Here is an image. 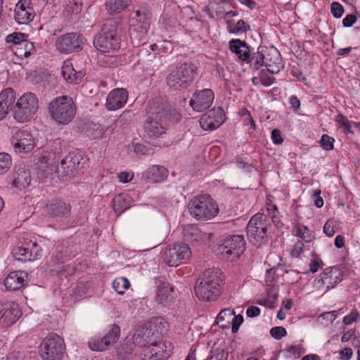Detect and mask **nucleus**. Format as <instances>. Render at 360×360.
<instances>
[{"label": "nucleus", "instance_id": "obj_1", "mask_svg": "<svg viewBox=\"0 0 360 360\" xmlns=\"http://www.w3.org/2000/svg\"><path fill=\"white\" fill-rule=\"evenodd\" d=\"M181 115L169 104L167 99L159 97L149 102L147 108V117L143 129L146 139L155 140L166 134L168 122H176Z\"/></svg>", "mask_w": 360, "mask_h": 360}, {"label": "nucleus", "instance_id": "obj_2", "mask_svg": "<svg viewBox=\"0 0 360 360\" xmlns=\"http://www.w3.org/2000/svg\"><path fill=\"white\" fill-rule=\"evenodd\" d=\"M224 276L216 269H206L201 278L196 281L195 292L198 299L204 301H214L221 295Z\"/></svg>", "mask_w": 360, "mask_h": 360}, {"label": "nucleus", "instance_id": "obj_3", "mask_svg": "<svg viewBox=\"0 0 360 360\" xmlns=\"http://www.w3.org/2000/svg\"><path fill=\"white\" fill-rule=\"evenodd\" d=\"M167 322L162 317H155L144 326L136 329L133 335V342L140 347H147L151 344L159 342L162 336L167 331Z\"/></svg>", "mask_w": 360, "mask_h": 360}, {"label": "nucleus", "instance_id": "obj_4", "mask_svg": "<svg viewBox=\"0 0 360 360\" xmlns=\"http://www.w3.org/2000/svg\"><path fill=\"white\" fill-rule=\"evenodd\" d=\"M118 22L110 19L103 25L101 32L94 37V45L99 51L106 53L117 50L120 47V37L118 35Z\"/></svg>", "mask_w": 360, "mask_h": 360}, {"label": "nucleus", "instance_id": "obj_5", "mask_svg": "<svg viewBox=\"0 0 360 360\" xmlns=\"http://www.w3.org/2000/svg\"><path fill=\"white\" fill-rule=\"evenodd\" d=\"M136 20L142 23V30L139 32L136 30L130 32V38L131 43L134 46H140L139 54L143 55L145 52H148V49L155 52L154 56L159 54L162 56V53L166 52V49L163 47H159L156 44L148 45L145 41L147 34V30L150 25V16L146 11H141L138 10L136 11Z\"/></svg>", "mask_w": 360, "mask_h": 360}, {"label": "nucleus", "instance_id": "obj_6", "mask_svg": "<svg viewBox=\"0 0 360 360\" xmlns=\"http://www.w3.org/2000/svg\"><path fill=\"white\" fill-rule=\"evenodd\" d=\"M77 107L68 96H58L49 104V112L53 120L60 124H68L75 117Z\"/></svg>", "mask_w": 360, "mask_h": 360}, {"label": "nucleus", "instance_id": "obj_7", "mask_svg": "<svg viewBox=\"0 0 360 360\" xmlns=\"http://www.w3.org/2000/svg\"><path fill=\"white\" fill-rule=\"evenodd\" d=\"M198 68L192 63L176 67L167 77V84L173 90L186 89L197 75Z\"/></svg>", "mask_w": 360, "mask_h": 360}, {"label": "nucleus", "instance_id": "obj_8", "mask_svg": "<svg viewBox=\"0 0 360 360\" xmlns=\"http://www.w3.org/2000/svg\"><path fill=\"white\" fill-rule=\"evenodd\" d=\"M191 214L198 220H208L219 212L216 202L208 194L194 197L188 204Z\"/></svg>", "mask_w": 360, "mask_h": 360}, {"label": "nucleus", "instance_id": "obj_9", "mask_svg": "<svg viewBox=\"0 0 360 360\" xmlns=\"http://www.w3.org/2000/svg\"><path fill=\"white\" fill-rule=\"evenodd\" d=\"M39 108V101L37 96L27 92L21 96L15 103L13 112L14 119L18 122L30 121Z\"/></svg>", "mask_w": 360, "mask_h": 360}, {"label": "nucleus", "instance_id": "obj_10", "mask_svg": "<svg viewBox=\"0 0 360 360\" xmlns=\"http://www.w3.org/2000/svg\"><path fill=\"white\" fill-rule=\"evenodd\" d=\"M266 219V215L257 213L251 217L246 228L250 241L258 248L265 245L269 240Z\"/></svg>", "mask_w": 360, "mask_h": 360}, {"label": "nucleus", "instance_id": "obj_11", "mask_svg": "<svg viewBox=\"0 0 360 360\" xmlns=\"http://www.w3.org/2000/svg\"><path fill=\"white\" fill-rule=\"evenodd\" d=\"M65 353L64 340L58 335L49 334L41 345V356L44 360H61Z\"/></svg>", "mask_w": 360, "mask_h": 360}, {"label": "nucleus", "instance_id": "obj_12", "mask_svg": "<svg viewBox=\"0 0 360 360\" xmlns=\"http://www.w3.org/2000/svg\"><path fill=\"white\" fill-rule=\"evenodd\" d=\"M86 159L79 153H70L60 160L59 166L56 168L58 176L62 179H71L77 174L78 170L83 167Z\"/></svg>", "mask_w": 360, "mask_h": 360}, {"label": "nucleus", "instance_id": "obj_13", "mask_svg": "<svg viewBox=\"0 0 360 360\" xmlns=\"http://www.w3.org/2000/svg\"><path fill=\"white\" fill-rule=\"evenodd\" d=\"M191 257V251L186 243H176L168 246L164 252L163 259L170 266H177L186 262Z\"/></svg>", "mask_w": 360, "mask_h": 360}, {"label": "nucleus", "instance_id": "obj_14", "mask_svg": "<svg viewBox=\"0 0 360 360\" xmlns=\"http://www.w3.org/2000/svg\"><path fill=\"white\" fill-rule=\"evenodd\" d=\"M218 249L222 255L238 258L245 250V241L242 235H229L220 240Z\"/></svg>", "mask_w": 360, "mask_h": 360}, {"label": "nucleus", "instance_id": "obj_15", "mask_svg": "<svg viewBox=\"0 0 360 360\" xmlns=\"http://www.w3.org/2000/svg\"><path fill=\"white\" fill-rule=\"evenodd\" d=\"M120 335V328L116 324L110 326L108 332L103 336L96 335L89 341V347L93 351H104L116 343Z\"/></svg>", "mask_w": 360, "mask_h": 360}, {"label": "nucleus", "instance_id": "obj_16", "mask_svg": "<svg viewBox=\"0 0 360 360\" xmlns=\"http://www.w3.org/2000/svg\"><path fill=\"white\" fill-rule=\"evenodd\" d=\"M84 37L77 32H70L57 38L56 46L61 53L79 52L82 49Z\"/></svg>", "mask_w": 360, "mask_h": 360}, {"label": "nucleus", "instance_id": "obj_17", "mask_svg": "<svg viewBox=\"0 0 360 360\" xmlns=\"http://www.w3.org/2000/svg\"><path fill=\"white\" fill-rule=\"evenodd\" d=\"M22 312L18 304L12 301L0 303V326L9 327L21 316Z\"/></svg>", "mask_w": 360, "mask_h": 360}, {"label": "nucleus", "instance_id": "obj_18", "mask_svg": "<svg viewBox=\"0 0 360 360\" xmlns=\"http://www.w3.org/2000/svg\"><path fill=\"white\" fill-rule=\"evenodd\" d=\"M343 273L338 267H328L315 281L317 288L326 286V291L334 288L341 282Z\"/></svg>", "mask_w": 360, "mask_h": 360}, {"label": "nucleus", "instance_id": "obj_19", "mask_svg": "<svg viewBox=\"0 0 360 360\" xmlns=\"http://www.w3.org/2000/svg\"><path fill=\"white\" fill-rule=\"evenodd\" d=\"M11 143L17 153H28L35 146L34 137L26 130L16 131L11 139Z\"/></svg>", "mask_w": 360, "mask_h": 360}, {"label": "nucleus", "instance_id": "obj_20", "mask_svg": "<svg viewBox=\"0 0 360 360\" xmlns=\"http://www.w3.org/2000/svg\"><path fill=\"white\" fill-rule=\"evenodd\" d=\"M225 121V113L221 108H212L204 113L200 119V127L205 130H214Z\"/></svg>", "mask_w": 360, "mask_h": 360}, {"label": "nucleus", "instance_id": "obj_21", "mask_svg": "<svg viewBox=\"0 0 360 360\" xmlns=\"http://www.w3.org/2000/svg\"><path fill=\"white\" fill-rule=\"evenodd\" d=\"M214 98V94L212 89H204L202 90H197L190 101V105L194 110L202 112L210 108Z\"/></svg>", "mask_w": 360, "mask_h": 360}, {"label": "nucleus", "instance_id": "obj_22", "mask_svg": "<svg viewBox=\"0 0 360 360\" xmlns=\"http://www.w3.org/2000/svg\"><path fill=\"white\" fill-rule=\"evenodd\" d=\"M30 171L24 165L15 166L11 177V184L13 187L18 190L27 188L31 182Z\"/></svg>", "mask_w": 360, "mask_h": 360}, {"label": "nucleus", "instance_id": "obj_23", "mask_svg": "<svg viewBox=\"0 0 360 360\" xmlns=\"http://www.w3.org/2000/svg\"><path fill=\"white\" fill-rule=\"evenodd\" d=\"M31 0H19L15 5V20L19 24H27L34 17V11Z\"/></svg>", "mask_w": 360, "mask_h": 360}, {"label": "nucleus", "instance_id": "obj_24", "mask_svg": "<svg viewBox=\"0 0 360 360\" xmlns=\"http://www.w3.org/2000/svg\"><path fill=\"white\" fill-rule=\"evenodd\" d=\"M128 92L124 89L117 88L112 90L108 95L105 106L109 110L122 108L128 100Z\"/></svg>", "mask_w": 360, "mask_h": 360}, {"label": "nucleus", "instance_id": "obj_25", "mask_svg": "<svg viewBox=\"0 0 360 360\" xmlns=\"http://www.w3.org/2000/svg\"><path fill=\"white\" fill-rule=\"evenodd\" d=\"M73 248L74 245H65V243L58 245L51 257L50 265L53 266L58 264L61 265L74 257L77 252L76 250H73Z\"/></svg>", "mask_w": 360, "mask_h": 360}, {"label": "nucleus", "instance_id": "obj_26", "mask_svg": "<svg viewBox=\"0 0 360 360\" xmlns=\"http://www.w3.org/2000/svg\"><path fill=\"white\" fill-rule=\"evenodd\" d=\"M46 207L47 213L55 217H67L71 212L70 205L59 199L46 204Z\"/></svg>", "mask_w": 360, "mask_h": 360}, {"label": "nucleus", "instance_id": "obj_27", "mask_svg": "<svg viewBox=\"0 0 360 360\" xmlns=\"http://www.w3.org/2000/svg\"><path fill=\"white\" fill-rule=\"evenodd\" d=\"M173 286L168 282H160L157 287L155 301L164 306L169 304L173 300Z\"/></svg>", "mask_w": 360, "mask_h": 360}, {"label": "nucleus", "instance_id": "obj_28", "mask_svg": "<svg viewBox=\"0 0 360 360\" xmlns=\"http://www.w3.org/2000/svg\"><path fill=\"white\" fill-rule=\"evenodd\" d=\"M229 49L236 54L240 60L247 63L250 62V50L245 41L238 39H231L229 42Z\"/></svg>", "mask_w": 360, "mask_h": 360}, {"label": "nucleus", "instance_id": "obj_29", "mask_svg": "<svg viewBox=\"0 0 360 360\" xmlns=\"http://www.w3.org/2000/svg\"><path fill=\"white\" fill-rule=\"evenodd\" d=\"M143 356L146 360H165L170 356V353L163 350L160 341L146 347L143 349Z\"/></svg>", "mask_w": 360, "mask_h": 360}, {"label": "nucleus", "instance_id": "obj_30", "mask_svg": "<svg viewBox=\"0 0 360 360\" xmlns=\"http://www.w3.org/2000/svg\"><path fill=\"white\" fill-rule=\"evenodd\" d=\"M168 171L162 166L152 165L143 174L146 181L148 183H158L167 176Z\"/></svg>", "mask_w": 360, "mask_h": 360}, {"label": "nucleus", "instance_id": "obj_31", "mask_svg": "<svg viewBox=\"0 0 360 360\" xmlns=\"http://www.w3.org/2000/svg\"><path fill=\"white\" fill-rule=\"evenodd\" d=\"M61 71L63 78L70 84L79 83L85 75L82 71H76L70 62H64Z\"/></svg>", "mask_w": 360, "mask_h": 360}, {"label": "nucleus", "instance_id": "obj_32", "mask_svg": "<svg viewBox=\"0 0 360 360\" xmlns=\"http://www.w3.org/2000/svg\"><path fill=\"white\" fill-rule=\"evenodd\" d=\"M25 279L21 271L10 273L4 279L5 287L10 290H17L25 285Z\"/></svg>", "mask_w": 360, "mask_h": 360}, {"label": "nucleus", "instance_id": "obj_33", "mask_svg": "<svg viewBox=\"0 0 360 360\" xmlns=\"http://www.w3.org/2000/svg\"><path fill=\"white\" fill-rule=\"evenodd\" d=\"M60 156L53 151H44L41 155L39 157V162L41 164H44L45 168L49 169L52 172L55 171L56 172V168L59 166Z\"/></svg>", "mask_w": 360, "mask_h": 360}, {"label": "nucleus", "instance_id": "obj_34", "mask_svg": "<svg viewBox=\"0 0 360 360\" xmlns=\"http://www.w3.org/2000/svg\"><path fill=\"white\" fill-rule=\"evenodd\" d=\"M11 252L15 259L21 262L33 261L38 258V251L34 252L27 248L17 246L13 248Z\"/></svg>", "mask_w": 360, "mask_h": 360}, {"label": "nucleus", "instance_id": "obj_35", "mask_svg": "<svg viewBox=\"0 0 360 360\" xmlns=\"http://www.w3.org/2000/svg\"><path fill=\"white\" fill-rule=\"evenodd\" d=\"M131 0H106L105 9L110 15L118 14L130 4Z\"/></svg>", "mask_w": 360, "mask_h": 360}, {"label": "nucleus", "instance_id": "obj_36", "mask_svg": "<svg viewBox=\"0 0 360 360\" xmlns=\"http://www.w3.org/2000/svg\"><path fill=\"white\" fill-rule=\"evenodd\" d=\"M234 316V310L230 309H224L221 311L216 319V323L223 329L230 328L232 317Z\"/></svg>", "mask_w": 360, "mask_h": 360}, {"label": "nucleus", "instance_id": "obj_37", "mask_svg": "<svg viewBox=\"0 0 360 360\" xmlns=\"http://www.w3.org/2000/svg\"><path fill=\"white\" fill-rule=\"evenodd\" d=\"M35 47L32 42L27 39L20 44L16 48H12V51L18 58H28L34 51Z\"/></svg>", "mask_w": 360, "mask_h": 360}, {"label": "nucleus", "instance_id": "obj_38", "mask_svg": "<svg viewBox=\"0 0 360 360\" xmlns=\"http://www.w3.org/2000/svg\"><path fill=\"white\" fill-rule=\"evenodd\" d=\"M130 207V200L127 195H117L113 199V209L119 215Z\"/></svg>", "mask_w": 360, "mask_h": 360}, {"label": "nucleus", "instance_id": "obj_39", "mask_svg": "<svg viewBox=\"0 0 360 360\" xmlns=\"http://www.w3.org/2000/svg\"><path fill=\"white\" fill-rule=\"evenodd\" d=\"M15 100V94L11 88H7L0 94V103L8 110L13 105Z\"/></svg>", "mask_w": 360, "mask_h": 360}, {"label": "nucleus", "instance_id": "obj_40", "mask_svg": "<svg viewBox=\"0 0 360 360\" xmlns=\"http://www.w3.org/2000/svg\"><path fill=\"white\" fill-rule=\"evenodd\" d=\"M263 49L260 50V47L258 48L257 51L254 53L252 56H250V62L252 63V66L254 69L258 70L262 66L264 65L266 61V58L269 54L265 55L263 53Z\"/></svg>", "mask_w": 360, "mask_h": 360}, {"label": "nucleus", "instance_id": "obj_41", "mask_svg": "<svg viewBox=\"0 0 360 360\" xmlns=\"http://www.w3.org/2000/svg\"><path fill=\"white\" fill-rule=\"evenodd\" d=\"M184 238L189 243L196 242L200 238V230L193 225H187L183 231Z\"/></svg>", "mask_w": 360, "mask_h": 360}, {"label": "nucleus", "instance_id": "obj_42", "mask_svg": "<svg viewBox=\"0 0 360 360\" xmlns=\"http://www.w3.org/2000/svg\"><path fill=\"white\" fill-rule=\"evenodd\" d=\"M294 229L295 231V235L302 238L306 243L311 241L314 238L308 227L304 225L296 224L294 226Z\"/></svg>", "mask_w": 360, "mask_h": 360}, {"label": "nucleus", "instance_id": "obj_43", "mask_svg": "<svg viewBox=\"0 0 360 360\" xmlns=\"http://www.w3.org/2000/svg\"><path fill=\"white\" fill-rule=\"evenodd\" d=\"M93 130L94 131L91 134H89V136L93 139H102L107 137V136L111 135L113 133L114 128L108 127L103 129L96 124H94Z\"/></svg>", "mask_w": 360, "mask_h": 360}, {"label": "nucleus", "instance_id": "obj_44", "mask_svg": "<svg viewBox=\"0 0 360 360\" xmlns=\"http://www.w3.org/2000/svg\"><path fill=\"white\" fill-rule=\"evenodd\" d=\"M266 67V70L271 74H277L280 72L281 68H283L281 58L276 53V57L272 61V58H266L264 65Z\"/></svg>", "mask_w": 360, "mask_h": 360}, {"label": "nucleus", "instance_id": "obj_45", "mask_svg": "<svg viewBox=\"0 0 360 360\" xmlns=\"http://www.w3.org/2000/svg\"><path fill=\"white\" fill-rule=\"evenodd\" d=\"M28 35L22 32H13L8 34L6 37V41L7 43H11V49L16 48L20 46V44L27 39Z\"/></svg>", "mask_w": 360, "mask_h": 360}, {"label": "nucleus", "instance_id": "obj_46", "mask_svg": "<svg viewBox=\"0 0 360 360\" xmlns=\"http://www.w3.org/2000/svg\"><path fill=\"white\" fill-rule=\"evenodd\" d=\"M129 286V281L124 277L117 278L112 283L113 288L120 295H123L125 290L128 289Z\"/></svg>", "mask_w": 360, "mask_h": 360}, {"label": "nucleus", "instance_id": "obj_47", "mask_svg": "<svg viewBox=\"0 0 360 360\" xmlns=\"http://www.w3.org/2000/svg\"><path fill=\"white\" fill-rule=\"evenodd\" d=\"M229 352L226 347H217L211 351V354L206 360H227Z\"/></svg>", "mask_w": 360, "mask_h": 360}, {"label": "nucleus", "instance_id": "obj_48", "mask_svg": "<svg viewBox=\"0 0 360 360\" xmlns=\"http://www.w3.org/2000/svg\"><path fill=\"white\" fill-rule=\"evenodd\" d=\"M75 271V268L70 265H61L58 269H51V272H56L60 278H68V276L73 275Z\"/></svg>", "mask_w": 360, "mask_h": 360}, {"label": "nucleus", "instance_id": "obj_49", "mask_svg": "<svg viewBox=\"0 0 360 360\" xmlns=\"http://www.w3.org/2000/svg\"><path fill=\"white\" fill-rule=\"evenodd\" d=\"M82 3L79 0H69L65 6V12L68 14L77 15L82 11Z\"/></svg>", "mask_w": 360, "mask_h": 360}, {"label": "nucleus", "instance_id": "obj_50", "mask_svg": "<svg viewBox=\"0 0 360 360\" xmlns=\"http://www.w3.org/2000/svg\"><path fill=\"white\" fill-rule=\"evenodd\" d=\"M11 166V157L6 153H0V175L6 173Z\"/></svg>", "mask_w": 360, "mask_h": 360}, {"label": "nucleus", "instance_id": "obj_51", "mask_svg": "<svg viewBox=\"0 0 360 360\" xmlns=\"http://www.w3.org/2000/svg\"><path fill=\"white\" fill-rule=\"evenodd\" d=\"M250 30V26L247 25L243 20H239L234 28H232L231 25L228 26V30L231 33L246 32Z\"/></svg>", "mask_w": 360, "mask_h": 360}, {"label": "nucleus", "instance_id": "obj_52", "mask_svg": "<svg viewBox=\"0 0 360 360\" xmlns=\"http://www.w3.org/2000/svg\"><path fill=\"white\" fill-rule=\"evenodd\" d=\"M134 115V114L131 110L124 111L116 120V124L120 126L129 124L132 120Z\"/></svg>", "mask_w": 360, "mask_h": 360}, {"label": "nucleus", "instance_id": "obj_53", "mask_svg": "<svg viewBox=\"0 0 360 360\" xmlns=\"http://www.w3.org/2000/svg\"><path fill=\"white\" fill-rule=\"evenodd\" d=\"M335 139L328 134H323L321 136L320 143L321 147L326 150H331L333 149V143Z\"/></svg>", "mask_w": 360, "mask_h": 360}, {"label": "nucleus", "instance_id": "obj_54", "mask_svg": "<svg viewBox=\"0 0 360 360\" xmlns=\"http://www.w3.org/2000/svg\"><path fill=\"white\" fill-rule=\"evenodd\" d=\"M330 11L335 18H340L344 13V7L338 2H333L330 4Z\"/></svg>", "mask_w": 360, "mask_h": 360}, {"label": "nucleus", "instance_id": "obj_55", "mask_svg": "<svg viewBox=\"0 0 360 360\" xmlns=\"http://www.w3.org/2000/svg\"><path fill=\"white\" fill-rule=\"evenodd\" d=\"M270 334L276 340H280L287 335V331L283 326H276L270 330Z\"/></svg>", "mask_w": 360, "mask_h": 360}, {"label": "nucleus", "instance_id": "obj_56", "mask_svg": "<svg viewBox=\"0 0 360 360\" xmlns=\"http://www.w3.org/2000/svg\"><path fill=\"white\" fill-rule=\"evenodd\" d=\"M243 322V316L241 314L236 315L232 317L231 321V330L233 333H236L238 332L240 326Z\"/></svg>", "mask_w": 360, "mask_h": 360}, {"label": "nucleus", "instance_id": "obj_57", "mask_svg": "<svg viewBox=\"0 0 360 360\" xmlns=\"http://www.w3.org/2000/svg\"><path fill=\"white\" fill-rule=\"evenodd\" d=\"M274 81V78L273 77H269L266 75L264 70L261 71L259 74V82L265 86H269L273 84Z\"/></svg>", "mask_w": 360, "mask_h": 360}, {"label": "nucleus", "instance_id": "obj_58", "mask_svg": "<svg viewBox=\"0 0 360 360\" xmlns=\"http://www.w3.org/2000/svg\"><path fill=\"white\" fill-rule=\"evenodd\" d=\"M359 317V313L356 310H353L351 311L347 316H345L343 318V323L345 325L352 324L353 322L356 321Z\"/></svg>", "mask_w": 360, "mask_h": 360}, {"label": "nucleus", "instance_id": "obj_59", "mask_svg": "<svg viewBox=\"0 0 360 360\" xmlns=\"http://www.w3.org/2000/svg\"><path fill=\"white\" fill-rule=\"evenodd\" d=\"M271 140L274 144L280 145L283 142L281 132L278 129H274L271 131Z\"/></svg>", "mask_w": 360, "mask_h": 360}, {"label": "nucleus", "instance_id": "obj_60", "mask_svg": "<svg viewBox=\"0 0 360 360\" xmlns=\"http://www.w3.org/2000/svg\"><path fill=\"white\" fill-rule=\"evenodd\" d=\"M304 245L301 240H298L295 243L292 250L291 251V255L292 257H298L301 253L303 252Z\"/></svg>", "mask_w": 360, "mask_h": 360}, {"label": "nucleus", "instance_id": "obj_61", "mask_svg": "<svg viewBox=\"0 0 360 360\" xmlns=\"http://www.w3.org/2000/svg\"><path fill=\"white\" fill-rule=\"evenodd\" d=\"M356 21V17L355 15L349 14L346 15L342 20L343 26L345 27H352Z\"/></svg>", "mask_w": 360, "mask_h": 360}, {"label": "nucleus", "instance_id": "obj_62", "mask_svg": "<svg viewBox=\"0 0 360 360\" xmlns=\"http://www.w3.org/2000/svg\"><path fill=\"white\" fill-rule=\"evenodd\" d=\"M352 349L349 347H345L340 352V359L342 360H349L352 356Z\"/></svg>", "mask_w": 360, "mask_h": 360}, {"label": "nucleus", "instance_id": "obj_63", "mask_svg": "<svg viewBox=\"0 0 360 360\" xmlns=\"http://www.w3.org/2000/svg\"><path fill=\"white\" fill-rule=\"evenodd\" d=\"M323 232L326 236L329 237L333 236L335 234V230L334 229V226L332 225V223H330L329 221L326 222L323 226Z\"/></svg>", "mask_w": 360, "mask_h": 360}, {"label": "nucleus", "instance_id": "obj_64", "mask_svg": "<svg viewBox=\"0 0 360 360\" xmlns=\"http://www.w3.org/2000/svg\"><path fill=\"white\" fill-rule=\"evenodd\" d=\"M260 314V309L255 306H250L247 309L246 314L248 317L254 318L259 316Z\"/></svg>", "mask_w": 360, "mask_h": 360}]
</instances>
